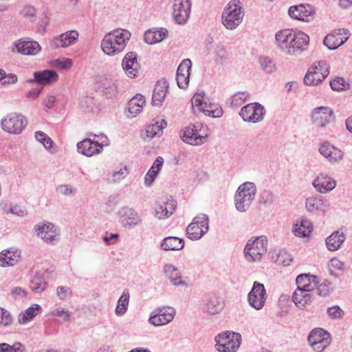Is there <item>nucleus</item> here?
<instances>
[{
  "mask_svg": "<svg viewBox=\"0 0 352 352\" xmlns=\"http://www.w3.org/2000/svg\"><path fill=\"white\" fill-rule=\"evenodd\" d=\"M275 39L277 47L290 55L304 50L309 42V37L307 34L292 29L278 31L275 35Z\"/></svg>",
  "mask_w": 352,
  "mask_h": 352,
  "instance_id": "obj_1",
  "label": "nucleus"
},
{
  "mask_svg": "<svg viewBox=\"0 0 352 352\" xmlns=\"http://www.w3.org/2000/svg\"><path fill=\"white\" fill-rule=\"evenodd\" d=\"M131 33L124 29H117L105 34L101 42L103 52L114 56L122 52L129 40Z\"/></svg>",
  "mask_w": 352,
  "mask_h": 352,
  "instance_id": "obj_2",
  "label": "nucleus"
},
{
  "mask_svg": "<svg viewBox=\"0 0 352 352\" xmlns=\"http://www.w3.org/2000/svg\"><path fill=\"white\" fill-rule=\"evenodd\" d=\"M244 10L239 0H231L225 8L222 16V23L228 30L236 29L242 22Z\"/></svg>",
  "mask_w": 352,
  "mask_h": 352,
  "instance_id": "obj_3",
  "label": "nucleus"
},
{
  "mask_svg": "<svg viewBox=\"0 0 352 352\" xmlns=\"http://www.w3.org/2000/svg\"><path fill=\"white\" fill-rule=\"evenodd\" d=\"M214 348L218 352H237L242 337L239 333L232 331H223L214 337Z\"/></svg>",
  "mask_w": 352,
  "mask_h": 352,
  "instance_id": "obj_4",
  "label": "nucleus"
},
{
  "mask_svg": "<svg viewBox=\"0 0 352 352\" xmlns=\"http://www.w3.org/2000/svg\"><path fill=\"white\" fill-rule=\"evenodd\" d=\"M267 239L264 235L250 239L243 250L245 259L249 262L260 261L267 253Z\"/></svg>",
  "mask_w": 352,
  "mask_h": 352,
  "instance_id": "obj_5",
  "label": "nucleus"
},
{
  "mask_svg": "<svg viewBox=\"0 0 352 352\" xmlns=\"http://www.w3.org/2000/svg\"><path fill=\"white\" fill-rule=\"evenodd\" d=\"M256 187L252 182H245L240 185L234 195L236 210L244 212L248 210L255 197Z\"/></svg>",
  "mask_w": 352,
  "mask_h": 352,
  "instance_id": "obj_6",
  "label": "nucleus"
},
{
  "mask_svg": "<svg viewBox=\"0 0 352 352\" xmlns=\"http://www.w3.org/2000/svg\"><path fill=\"white\" fill-rule=\"evenodd\" d=\"M192 107L212 118H220L223 115V109L219 104L210 101L204 91L197 92L191 100Z\"/></svg>",
  "mask_w": 352,
  "mask_h": 352,
  "instance_id": "obj_7",
  "label": "nucleus"
},
{
  "mask_svg": "<svg viewBox=\"0 0 352 352\" xmlns=\"http://www.w3.org/2000/svg\"><path fill=\"white\" fill-rule=\"evenodd\" d=\"M208 136V128L200 122H196L185 128L182 136L188 144L199 146L205 143Z\"/></svg>",
  "mask_w": 352,
  "mask_h": 352,
  "instance_id": "obj_8",
  "label": "nucleus"
},
{
  "mask_svg": "<svg viewBox=\"0 0 352 352\" xmlns=\"http://www.w3.org/2000/svg\"><path fill=\"white\" fill-rule=\"evenodd\" d=\"M209 229V218L208 215L200 214L195 217L186 228V234L189 239L195 241L200 239Z\"/></svg>",
  "mask_w": 352,
  "mask_h": 352,
  "instance_id": "obj_9",
  "label": "nucleus"
},
{
  "mask_svg": "<svg viewBox=\"0 0 352 352\" xmlns=\"http://www.w3.org/2000/svg\"><path fill=\"white\" fill-rule=\"evenodd\" d=\"M329 74V67L324 60H320L307 71L304 82L306 85L314 86L320 83Z\"/></svg>",
  "mask_w": 352,
  "mask_h": 352,
  "instance_id": "obj_10",
  "label": "nucleus"
},
{
  "mask_svg": "<svg viewBox=\"0 0 352 352\" xmlns=\"http://www.w3.org/2000/svg\"><path fill=\"white\" fill-rule=\"evenodd\" d=\"M308 342L316 352H322L331 343L330 333L322 328H316L309 334Z\"/></svg>",
  "mask_w": 352,
  "mask_h": 352,
  "instance_id": "obj_11",
  "label": "nucleus"
},
{
  "mask_svg": "<svg viewBox=\"0 0 352 352\" xmlns=\"http://www.w3.org/2000/svg\"><path fill=\"white\" fill-rule=\"evenodd\" d=\"M28 122L21 114L11 113L1 122L2 129L12 134H19L25 129Z\"/></svg>",
  "mask_w": 352,
  "mask_h": 352,
  "instance_id": "obj_12",
  "label": "nucleus"
},
{
  "mask_svg": "<svg viewBox=\"0 0 352 352\" xmlns=\"http://www.w3.org/2000/svg\"><path fill=\"white\" fill-rule=\"evenodd\" d=\"M265 113L263 105L253 102L243 107L239 115L245 122L257 123L263 120Z\"/></svg>",
  "mask_w": 352,
  "mask_h": 352,
  "instance_id": "obj_13",
  "label": "nucleus"
},
{
  "mask_svg": "<svg viewBox=\"0 0 352 352\" xmlns=\"http://www.w3.org/2000/svg\"><path fill=\"white\" fill-rule=\"evenodd\" d=\"M305 206L310 213L324 214L329 210L330 202L321 195H314L306 198Z\"/></svg>",
  "mask_w": 352,
  "mask_h": 352,
  "instance_id": "obj_14",
  "label": "nucleus"
},
{
  "mask_svg": "<svg viewBox=\"0 0 352 352\" xmlns=\"http://www.w3.org/2000/svg\"><path fill=\"white\" fill-rule=\"evenodd\" d=\"M173 15L176 23L184 25L188 21L191 12L190 0H175Z\"/></svg>",
  "mask_w": 352,
  "mask_h": 352,
  "instance_id": "obj_15",
  "label": "nucleus"
},
{
  "mask_svg": "<svg viewBox=\"0 0 352 352\" xmlns=\"http://www.w3.org/2000/svg\"><path fill=\"white\" fill-rule=\"evenodd\" d=\"M350 32L344 28L334 30L328 34L323 40V43L329 50H333L344 44L349 38Z\"/></svg>",
  "mask_w": 352,
  "mask_h": 352,
  "instance_id": "obj_16",
  "label": "nucleus"
},
{
  "mask_svg": "<svg viewBox=\"0 0 352 352\" xmlns=\"http://www.w3.org/2000/svg\"><path fill=\"white\" fill-rule=\"evenodd\" d=\"M318 151L331 164L338 163L344 158V152L327 141L319 144Z\"/></svg>",
  "mask_w": 352,
  "mask_h": 352,
  "instance_id": "obj_17",
  "label": "nucleus"
},
{
  "mask_svg": "<svg viewBox=\"0 0 352 352\" xmlns=\"http://www.w3.org/2000/svg\"><path fill=\"white\" fill-rule=\"evenodd\" d=\"M266 298L267 294L264 285L255 281L248 296L250 305L254 308H263Z\"/></svg>",
  "mask_w": 352,
  "mask_h": 352,
  "instance_id": "obj_18",
  "label": "nucleus"
},
{
  "mask_svg": "<svg viewBox=\"0 0 352 352\" xmlns=\"http://www.w3.org/2000/svg\"><path fill=\"white\" fill-rule=\"evenodd\" d=\"M312 186L318 192L326 194L336 188V182L328 174L320 173L312 181Z\"/></svg>",
  "mask_w": 352,
  "mask_h": 352,
  "instance_id": "obj_19",
  "label": "nucleus"
},
{
  "mask_svg": "<svg viewBox=\"0 0 352 352\" xmlns=\"http://www.w3.org/2000/svg\"><path fill=\"white\" fill-rule=\"evenodd\" d=\"M289 15L294 19L309 21L315 14L314 8L309 4L293 6L289 8Z\"/></svg>",
  "mask_w": 352,
  "mask_h": 352,
  "instance_id": "obj_20",
  "label": "nucleus"
},
{
  "mask_svg": "<svg viewBox=\"0 0 352 352\" xmlns=\"http://www.w3.org/2000/svg\"><path fill=\"white\" fill-rule=\"evenodd\" d=\"M313 123L320 127H323L333 120V111L328 107H320L314 109L311 114Z\"/></svg>",
  "mask_w": 352,
  "mask_h": 352,
  "instance_id": "obj_21",
  "label": "nucleus"
},
{
  "mask_svg": "<svg viewBox=\"0 0 352 352\" xmlns=\"http://www.w3.org/2000/svg\"><path fill=\"white\" fill-rule=\"evenodd\" d=\"M119 220L121 225L124 228H133L139 225L141 221V217L138 213L133 208L123 207L119 210Z\"/></svg>",
  "mask_w": 352,
  "mask_h": 352,
  "instance_id": "obj_22",
  "label": "nucleus"
},
{
  "mask_svg": "<svg viewBox=\"0 0 352 352\" xmlns=\"http://www.w3.org/2000/svg\"><path fill=\"white\" fill-rule=\"evenodd\" d=\"M175 316V309H155L151 314L148 322L154 326H162L171 322Z\"/></svg>",
  "mask_w": 352,
  "mask_h": 352,
  "instance_id": "obj_23",
  "label": "nucleus"
},
{
  "mask_svg": "<svg viewBox=\"0 0 352 352\" xmlns=\"http://www.w3.org/2000/svg\"><path fill=\"white\" fill-rule=\"evenodd\" d=\"M192 62L189 58L183 60L179 64L176 74V80L179 87L186 89L190 80V70Z\"/></svg>",
  "mask_w": 352,
  "mask_h": 352,
  "instance_id": "obj_24",
  "label": "nucleus"
},
{
  "mask_svg": "<svg viewBox=\"0 0 352 352\" xmlns=\"http://www.w3.org/2000/svg\"><path fill=\"white\" fill-rule=\"evenodd\" d=\"M163 272L170 283L174 286H188V283L185 281L182 276L179 270L173 264L166 263L163 267Z\"/></svg>",
  "mask_w": 352,
  "mask_h": 352,
  "instance_id": "obj_25",
  "label": "nucleus"
},
{
  "mask_svg": "<svg viewBox=\"0 0 352 352\" xmlns=\"http://www.w3.org/2000/svg\"><path fill=\"white\" fill-rule=\"evenodd\" d=\"M34 78L27 80L29 83L36 82L38 87H43L55 82L58 80V74L52 70H44L42 72H35Z\"/></svg>",
  "mask_w": 352,
  "mask_h": 352,
  "instance_id": "obj_26",
  "label": "nucleus"
},
{
  "mask_svg": "<svg viewBox=\"0 0 352 352\" xmlns=\"http://www.w3.org/2000/svg\"><path fill=\"white\" fill-rule=\"evenodd\" d=\"M78 37L77 31L71 30L54 37L51 41V46L54 48L67 47L74 44Z\"/></svg>",
  "mask_w": 352,
  "mask_h": 352,
  "instance_id": "obj_27",
  "label": "nucleus"
},
{
  "mask_svg": "<svg viewBox=\"0 0 352 352\" xmlns=\"http://www.w3.org/2000/svg\"><path fill=\"white\" fill-rule=\"evenodd\" d=\"M77 149L78 153L87 157L98 154L102 151V147L99 146L98 142H94L90 138H86L78 142Z\"/></svg>",
  "mask_w": 352,
  "mask_h": 352,
  "instance_id": "obj_28",
  "label": "nucleus"
},
{
  "mask_svg": "<svg viewBox=\"0 0 352 352\" xmlns=\"http://www.w3.org/2000/svg\"><path fill=\"white\" fill-rule=\"evenodd\" d=\"M122 68L130 78L138 76L139 70L137 68V55L134 52L127 53L122 60Z\"/></svg>",
  "mask_w": 352,
  "mask_h": 352,
  "instance_id": "obj_29",
  "label": "nucleus"
},
{
  "mask_svg": "<svg viewBox=\"0 0 352 352\" xmlns=\"http://www.w3.org/2000/svg\"><path fill=\"white\" fill-rule=\"evenodd\" d=\"M16 51L24 55H36L41 50L40 45L36 41H19L15 44Z\"/></svg>",
  "mask_w": 352,
  "mask_h": 352,
  "instance_id": "obj_30",
  "label": "nucleus"
},
{
  "mask_svg": "<svg viewBox=\"0 0 352 352\" xmlns=\"http://www.w3.org/2000/svg\"><path fill=\"white\" fill-rule=\"evenodd\" d=\"M146 100L144 97L141 94H137L131 98L127 105V116L130 118H135L140 114L143 106L145 104Z\"/></svg>",
  "mask_w": 352,
  "mask_h": 352,
  "instance_id": "obj_31",
  "label": "nucleus"
},
{
  "mask_svg": "<svg viewBox=\"0 0 352 352\" xmlns=\"http://www.w3.org/2000/svg\"><path fill=\"white\" fill-rule=\"evenodd\" d=\"M21 252L18 250H5L0 253V266H13L19 261Z\"/></svg>",
  "mask_w": 352,
  "mask_h": 352,
  "instance_id": "obj_32",
  "label": "nucleus"
},
{
  "mask_svg": "<svg viewBox=\"0 0 352 352\" xmlns=\"http://www.w3.org/2000/svg\"><path fill=\"white\" fill-rule=\"evenodd\" d=\"M312 230L311 222L307 218H301L294 225L292 232L297 236L307 237L311 234Z\"/></svg>",
  "mask_w": 352,
  "mask_h": 352,
  "instance_id": "obj_33",
  "label": "nucleus"
},
{
  "mask_svg": "<svg viewBox=\"0 0 352 352\" xmlns=\"http://www.w3.org/2000/svg\"><path fill=\"white\" fill-rule=\"evenodd\" d=\"M168 87L166 80H161L157 82L152 97V103L153 105L159 106L162 104V102L165 99Z\"/></svg>",
  "mask_w": 352,
  "mask_h": 352,
  "instance_id": "obj_34",
  "label": "nucleus"
},
{
  "mask_svg": "<svg viewBox=\"0 0 352 352\" xmlns=\"http://www.w3.org/2000/svg\"><path fill=\"white\" fill-rule=\"evenodd\" d=\"M161 249L165 251L181 250L184 247V241L176 236H168L163 239L160 245Z\"/></svg>",
  "mask_w": 352,
  "mask_h": 352,
  "instance_id": "obj_35",
  "label": "nucleus"
},
{
  "mask_svg": "<svg viewBox=\"0 0 352 352\" xmlns=\"http://www.w3.org/2000/svg\"><path fill=\"white\" fill-rule=\"evenodd\" d=\"M345 239V235L342 232L339 230L335 231L327 238V248L330 251H336L340 248V245L344 243Z\"/></svg>",
  "mask_w": 352,
  "mask_h": 352,
  "instance_id": "obj_36",
  "label": "nucleus"
},
{
  "mask_svg": "<svg viewBox=\"0 0 352 352\" xmlns=\"http://www.w3.org/2000/svg\"><path fill=\"white\" fill-rule=\"evenodd\" d=\"M168 34V31L164 28L160 30H147L144 34V41L148 44H155L162 41Z\"/></svg>",
  "mask_w": 352,
  "mask_h": 352,
  "instance_id": "obj_37",
  "label": "nucleus"
},
{
  "mask_svg": "<svg viewBox=\"0 0 352 352\" xmlns=\"http://www.w3.org/2000/svg\"><path fill=\"white\" fill-rule=\"evenodd\" d=\"M298 289H302V291L311 292L316 287V283L311 281V276L307 274L298 275L296 279Z\"/></svg>",
  "mask_w": 352,
  "mask_h": 352,
  "instance_id": "obj_38",
  "label": "nucleus"
},
{
  "mask_svg": "<svg viewBox=\"0 0 352 352\" xmlns=\"http://www.w3.org/2000/svg\"><path fill=\"white\" fill-rule=\"evenodd\" d=\"M129 175V170L126 165L120 164L108 173V179L113 183L119 182Z\"/></svg>",
  "mask_w": 352,
  "mask_h": 352,
  "instance_id": "obj_39",
  "label": "nucleus"
},
{
  "mask_svg": "<svg viewBox=\"0 0 352 352\" xmlns=\"http://www.w3.org/2000/svg\"><path fill=\"white\" fill-rule=\"evenodd\" d=\"M306 291H302L300 289H296L292 296V300H290L289 296L287 295H281L279 298V302L283 303L284 302L291 303L293 302L296 306L298 307H305V302H302V298L305 297Z\"/></svg>",
  "mask_w": 352,
  "mask_h": 352,
  "instance_id": "obj_40",
  "label": "nucleus"
},
{
  "mask_svg": "<svg viewBox=\"0 0 352 352\" xmlns=\"http://www.w3.org/2000/svg\"><path fill=\"white\" fill-rule=\"evenodd\" d=\"M47 285L43 275L41 273L36 272L30 283L31 289L36 293H41L43 292Z\"/></svg>",
  "mask_w": 352,
  "mask_h": 352,
  "instance_id": "obj_41",
  "label": "nucleus"
},
{
  "mask_svg": "<svg viewBox=\"0 0 352 352\" xmlns=\"http://www.w3.org/2000/svg\"><path fill=\"white\" fill-rule=\"evenodd\" d=\"M39 314V309H25L21 311L18 316L19 323L25 324L30 322L35 316Z\"/></svg>",
  "mask_w": 352,
  "mask_h": 352,
  "instance_id": "obj_42",
  "label": "nucleus"
},
{
  "mask_svg": "<svg viewBox=\"0 0 352 352\" xmlns=\"http://www.w3.org/2000/svg\"><path fill=\"white\" fill-rule=\"evenodd\" d=\"M167 126V123L164 120L156 122L155 124L149 125L146 129V136L153 138L160 132L162 129Z\"/></svg>",
  "mask_w": 352,
  "mask_h": 352,
  "instance_id": "obj_43",
  "label": "nucleus"
},
{
  "mask_svg": "<svg viewBox=\"0 0 352 352\" xmlns=\"http://www.w3.org/2000/svg\"><path fill=\"white\" fill-rule=\"evenodd\" d=\"M102 87L104 92L109 97L113 96L117 94V85L111 79L105 78L102 82Z\"/></svg>",
  "mask_w": 352,
  "mask_h": 352,
  "instance_id": "obj_44",
  "label": "nucleus"
},
{
  "mask_svg": "<svg viewBox=\"0 0 352 352\" xmlns=\"http://www.w3.org/2000/svg\"><path fill=\"white\" fill-rule=\"evenodd\" d=\"M249 98V94L247 92H238L232 96L231 98V104L232 106H240L243 104Z\"/></svg>",
  "mask_w": 352,
  "mask_h": 352,
  "instance_id": "obj_45",
  "label": "nucleus"
},
{
  "mask_svg": "<svg viewBox=\"0 0 352 352\" xmlns=\"http://www.w3.org/2000/svg\"><path fill=\"white\" fill-rule=\"evenodd\" d=\"M259 63L262 69L266 73L270 74L275 71V65L269 57H261L259 58Z\"/></svg>",
  "mask_w": 352,
  "mask_h": 352,
  "instance_id": "obj_46",
  "label": "nucleus"
},
{
  "mask_svg": "<svg viewBox=\"0 0 352 352\" xmlns=\"http://www.w3.org/2000/svg\"><path fill=\"white\" fill-rule=\"evenodd\" d=\"M330 86L332 89L336 91L346 90L349 88V85L342 78H336L330 82Z\"/></svg>",
  "mask_w": 352,
  "mask_h": 352,
  "instance_id": "obj_47",
  "label": "nucleus"
},
{
  "mask_svg": "<svg viewBox=\"0 0 352 352\" xmlns=\"http://www.w3.org/2000/svg\"><path fill=\"white\" fill-rule=\"evenodd\" d=\"M12 321V316L8 309H0V326L8 327Z\"/></svg>",
  "mask_w": 352,
  "mask_h": 352,
  "instance_id": "obj_48",
  "label": "nucleus"
},
{
  "mask_svg": "<svg viewBox=\"0 0 352 352\" xmlns=\"http://www.w3.org/2000/svg\"><path fill=\"white\" fill-rule=\"evenodd\" d=\"M274 200V194L270 190H263L260 195V203L265 206L273 204Z\"/></svg>",
  "mask_w": 352,
  "mask_h": 352,
  "instance_id": "obj_49",
  "label": "nucleus"
},
{
  "mask_svg": "<svg viewBox=\"0 0 352 352\" xmlns=\"http://www.w3.org/2000/svg\"><path fill=\"white\" fill-rule=\"evenodd\" d=\"M80 104L87 111H93L95 108L96 101L94 98L87 96L80 100Z\"/></svg>",
  "mask_w": 352,
  "mask_h": 352,
  "instance_id": "obj_50",
  "label": "nucleus"
},
{
  "mask_svg": "<svg viewBox=\"0 0 352 352\" xmlns=\"http://www.w3.org/2000/svg\"><path fill=\"white\" fill-rule=\"evenodd\" d=\"M54 228V224L50 222H47L43 224H38L35 226V230L37 236L41 237L42 239L44 237L45 233H47L48 229Z\"/></svg>",
  "mask_w": 352,
  "mask_h": 352,
  "instance_id": "obj_51",
  "label": "nucleus"
},
{
  "mask_svg": "<svg viewBox=\"0 0 352 352\" xmlns=\"http://www.w3.org/2000/svg\"><path fill=\"white\" fill-rule=\"evenodd\" d=\"M48 230L47 233L45 234L43 240L47 243L52 244L58 240L57 236L58 233L54 226L53 228H49Z\"/></svg>",
  "mask_w": 352,
  "mask_h": 352,
  "instance_id": "obj_52",
  "label": "nucleus"
},
{
  "mask_svg": "<svg viewBox=\"0 0 352 352\" xmlns=\"http://www.w3.org/2000/svg\"><path fill=\"white\" fill-rule=\"evenodd\" d=\"M56 294L60 299L67 300L70 298L72 290L68 287L59 286L56 289Z\"/></svg>",
  "mask_w": 352,
  "mask_h": 352,
  "instance_id": "obj_53",
  "label": "nucleus"
},
{
  "mask_svg": "<svg viewBox=\"0 0 352 352\" xmlns=\"http://www.w3.org/2000/svg\"><path fill=\"white\" fill-rule=\"evenodd\" d=\"M292 258L289 255H287V253L285 251H280L279 254L277 255L276 262L279 264H283V265H289L292 261Z\"/></svg>",
  "mask_w": 352,
  "mask_h": 352,
  "instance_id": "obj_54",
  "label": "nucleus"
},
{
  "mask_svg": "<svg viewBox=\"0 0 352 352\" xmlns=\"http://www.w3.org/2000/svg\"><path fill=\"white\" fill-rule=\"evenodd\" d=\"M155 215L159 219L168 217V213L164 210V204H157L155 207Z\"/></svg>",
  "mask_w": 352,
  "mask_h": 352,
  "instance_id": "obj_55",
  "label": "nucleus"
},
{
  "mask_svg": "<svg viewBox=\"0 0 352 352\" xmlns=\"http://www.w3.org/2000/svg\"><path fill=\"white\" fill-rule=\"evenodd\" d=\"M129 292L128 290H124L118 301L116 308H119L120 306H121L122 308H126L129 305Z\"/></svg>",
  "mask_w": 352,
  "mask_h": 352,
  "instance_id": "obj_56",
  "label": "nucleus"
},
{
  "mask_svg": "<svg viewBox=\"0 0 352 352\" xmlns=\"http://www.w3.org/2000/svg\"><path fill=\"white\" fill-rule=\"evenodd\" d=\"M158 173L155 172V170H151V168L148 170L147 173L144 177V184L146 186H150L153 182H154L155 177Z\"/></svg>",
  "mask_w": 352,
  "mask_h": 352,
  "instance_id": "obj_57",
  "label": "nucleus"
},
{
  "mask_svg": "<svg viewBox=\"0 0 352 352\" xmlns=\"http://www.w3.org/2000/svg\"><path fill=\"white\" fill-rule=\"evenodd\" d=\"M94 140V142H98V144L100 146L102 147V149L103 148V146H107L109 144V139L107 137L103 134L101 133L100 135L94 134L93 135Z\"/></svg>",
  "mask_w": 352,
  "mask_h": 352,
  "instance_id": "obj_58",
  "label": "nucleus"
},
{
  "mask_svg": "<svg viewBox=\"0 0 352 352\" xmlns=\"http://www.w3.org/2000/svg\"><path fill=\"white\" fill-rule=\"evenodd\" d=\"M327 311L329 318L333 320L341 319L344 315L343 309H327Z\"/></svg>",
  "mask_w": 352,
  "mask_h": 352,
  "instance_id": "obj_59",
  "label": "nucleus"
},
{
  "mask_svg": "<svg viewBox=\"0 0 352 352\" xmlns=\"http://www.w3.org/2000/svg\"><path fill=\"white\" fill-rule=\"evenodd\" d=\"M11 294L15 299H22L27 295L26 291L20 287L13 288Z\"/></svg>",
  "mask_w": 352,
  "mask_h": 352,
  "instance_id": "obj_60",
  "label": "nucleus"
},
{
  "mask_svg": "<svg viewBox=\"0 0 352 352\" xmlns=\"http://www.w3.org/2000/svg\"><path fill=\"white\" fill-rule=\"evenodd\" d=\"M72 65V60L66 58L63 60L57 59L55 61V66L61 69H66L71 67Z\"/></svg>",
  "mask_w": 352,
  "mask_h": 352,
  "instance_id": "obj_61",
  "label": "nucleus"
},
{
  "mask_svg": "<svg viewBox=\"0 0 352 352\" xmlns=\"http://www.w3.org/2000/svg\"><path fill=\"white\" fill-rule=\"evenodd\" d=\"M57 190L62 195L68 196L74 193V189L71 186L67 184H62L58 186Z\"/></svg>",
  "mask_w": 352,
  "mask_h": 352,
  "instance_id": "obj_62",
  "label": "nucleus"
},
{
  "mask_svg": "<svg viewBox=\"0 0 352 352\" xmlns=\"http://www.w3.org/2000/svg\"><path fill=\"white\" fill-rule=\"evenodd\" d=\"M53 314L60 318L62 321H67L70 318V314L67 309H56Z\"/></svg>",
  "mask_w": 352,
  "mask_h": 352,
  "instance_id": "obj_63",
  "label": "nucleus"
},
{
  "mask_svg": "<svg viewBox=\"0 0 352 352\" xmlns=\"http://www.w3.org/2000/svg\"><path fill=\"white\" fill-rule=\"evenodd\" d=\"M1 81V84L3 85L14 84L17 81V77L14 74H6V77H3V80Z\"/></svg>",
  "mask_w": 352,
  "mask_h": 352,
  "instance_id": "obj_64",
  "label": "nucleus"
}]
</instances>
